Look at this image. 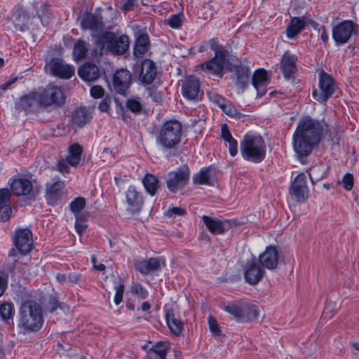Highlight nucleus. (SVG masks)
Wrapping results in <instances>:
<instances>
[{
    "label": "nucleus",
    "mask_w": 359,
    "mask_h": 359,
    "mask_svg": "<svg viewBox=\"0 0 359 359\" xmlns=\"http://www.w3.org/2000/svg\"><path fill=\"white\" fill-rule=\"evenodd\" d=\"M131 84L130 72L126 69L116 71L113 77L114 90L119 94H124Z\"/></svg>",
    "instance_id": "17"
},
{
    "label": "nucleus",
    "mask_w": 359,
    "mask_h": 359,
    "mask_svg": "<svg viewBox=\"0 0 359 359\" xmlns=\"http://www.w3.org/2000/svg\"><path fill=\"white\" fill-rule=\"evenodd\" d=\"M130 293L139 299H145L149 296L148 290L140 283H133L130 287Z\"/></svg>",
    "instance_id": "41"
},
{
    "label": "nucleus",
    "mask_w": 359,
    "mask_h": 359,
    "mask_svg": "<svg viewBox=\"0 0 359 359\" xmlns=\"http://www.w3.org/2000/svg\"><path fill=\"white\" fill-rule=\"evenodd\" d=\"M79 74L84 81H93L100 76V71L96 65L86 63L79 69Z\"/></svg>",
    "instance_id": "29"
},
{
    "label": "nucleus",
    "mask_w": 359,
    "mask_h": 359,
    "mask_svg": "<svg viewBox=\"0 0 359 359\" xmlns=\"http://www.w3.org/2000/svg\"><path fill=\"white\" fill-rule=\"evenodd\" d=\"M212 100L213 102L216 103L221 109H222V105H224L226 102L222 97L218 95H216L215 97Z\"/></svg>",
    "instance_id": "64"
},
{
    "label": "nucleus",
    "mask_w": 359,
    "mask_h": 359,
    "mask_svg": "<svg viewBox=\"0 0 359 359\" xmlns=\"http://www.w3.org/2000/svg\"><path fill=\"white\" fill-rule=\"evenodd\" d=\"M189 169L186 165L168 172L166 177L168 189L171 192H177L179 189L183 187L189 182Z\"/></svg>",
    "instance_id": "11"
},
{
    "label": "nucleus",
    "mask_w": 359,
    "mask_h": 359,
    "mask_svg": "<svg viewBox=\"0 0 359 359\" xmlns=\"http://www.w3.org/2000/svg\"><path fill=\"white\" fill-rule=\"evenodd\" d=\"M142 182L146 191L151 196H154L159 187V181L156 176L147 173L142 178Z\"/></svg>",
    "instance_id": "32"
},
{
    "label": "nucleus",
    "mask_w": 359,
    "mask_h": 359,
    "mask_svg": "<svg viewBox=\"0 0 359 359\" xmlns=\"http://www.w3.org/2000/svg\"><path fill=\"white\" fill-rule=\"evenodd\" d=\"M74 216H75V222L86 223L88 217V214L86 212H83L74 215Z\"/></svg>",
    "instance_id": "58"
},
{
    "label": "nucleus",
    "mask_w": 359,
    "mask_h": 359,
    "mask_svg": "<svg viewBox=\"0 0 359 359\" xmlns=\"http://www.w3.org/2000/svg\"><path fill=\"white\" fill-rule=\"evenodd\" d=\"M110 104L111 99L109 97H106L100 102L98 108L101 111L107 112L110 108Z\"/></svg>",
    "instance_id": "56"
},
{
    "label": "nucleus",
    "mask_w": 359,
    "mask_h": 359,
    "mask_svg": "<svg viewBox=\"0 0 359 359\" xmlns=\"http://www.w3.org/2000/svg\"><path fill=\"white\" fill-rule=\"evenodd\" d=\"M181 135V123L175 120H170L165 122L157 131L156 142L163 149H172L180 142Z\"/></svg>",
    "instance_id": "6"
},
{
    "label": "nucleus",
    "mask_w": 359,
    "mask_h": 359,
    "mask_svg": "<svg viewBox=\"0 0 359 359\" xmlns=\"http://www.w3.org/2000/svg\"><path fill=\"white\" fill-rule=\"evenodd\" d=\"M249 74L247 69H241L238 71L237 81L241 86H244L248 79Z\"/></svg>",
    "instance_id": "52"
},
{
    "label": "nucleus",
    "mask_w": 359,
    "mask_h": 359,
    "mask_svg": "<svg viewBox=\"0 0 359 359\" xmlns=\"http://www.w3.org/2000/svg\"><path fill=\"white\" fill-rule=\"evenodd\" d=\"M127 107L133 112H139L142 110V104L140 99L133 98L128 100Z\"/></svg>",
    "instance_id": "46"
},
{
    "label": "nucleus",
    "mask_w": 359,
    "mask_h": 359,
    "mask_svg": "<svg viewBox=\"0 0 359 359\" xmlns=\"http://www.w3.org/2000/svg\"><path fill=\"white\" fill-rule=\"evenodd\" d=\"M165 266L162 258L152 257L135 262V269L142 275H148L160 270Z\"/></svg>",
    "instance_id": "15"
},
{
    "label": "nucleus",
    "mask_w": 359,
    "mask_h": 359,
    "mask_svg": "<svg viewBox=\"0 0 359 359\" xmlns=\"http://www.w3.org/2000/svg\"><path fill=\"white\" fill-rule=\"evenodd\" d=\"M11 192L17 196H24L28 200H34L39 194L41 187L31 177L21 175L13 177L8 182Z\"/></svg>",
    "instance_id": "7"
},
{
    "label": "nucleus",
    "mask_w": 359,
    "mask_h": 359,
    "mask_svg": "<svg viewBox=\"0 0 359 359\" xmlns=\"http://www.w3.org/2000/svg\"><path fill=\"white\" fill-rule=\"evenodd\" d=\"M222 109L226 115L236 119H241L244 117V114L240 113L230 102H226L224 105H222Z\"/></svg>",
    "instance_id": "42"
},
{
    "label": "nucleus",
    "mask_w": 359,
    "mask_h": 359,
    "mask_svg": "<svg viewBox=\"0 0 359 359\" xmlns=\"http://www.w3.org/2000/svg\"><path fill=\"white\" fill-rule=\"evenodd\" d=\"M358 32V25L352 20H344L332 28V38L337 45L348 42Z\"/></svg>",
    "instance_id": "9"
},
{
    "label": "nucleus",
    "mask_w": 359,
    "mask_h": 359,
    "mask_svg": "<svg viewBox=\"0 0 359 359\" xmlns=\"http://www.w3.org/2000/svg\"><path fill=\"white\" fill-rule=\"evenodd\" d=\"M201 219L208 231L214 235L223 233L231 226L230 221L226 219H219L206 215H203Z\"/></svg>",
    "instance_id": "16"
},
{
    "label": "nucleus",
    "mask_w": 359,
    "mask_h": 359,
    "mask_svg": "<svg viewBox=\"0 0 359 359\" xmlns=\"http://www.w3.org/2000/svg\"><path fill=\"white\" fill-rule=\"evenodd\" d=\"M70 165L67 163V158L60 160L57 163V170L62 174H67L69 172V166Z\"/></svg>",
    "instance_id": "53"
},
{
    "label": "nucleus",
    "mask_w": 359,
    "mask_h": 359,
    "mask_svg": "<svg viewBox=\"0 0 359 359\" xmlns=\"http://www.w3.org/2000/svg\"><path fill=\"white\" fill-rule=\"evenodd\" d=\"M328 130L327 125L310 117L302 118L292 135L293 149L299 159L309 156L314 145L318 144L323 135Z\"/></svg>",
    "instance_id": "1"
},
{
    "label": "nucleus",
    "mask_w": 359,
    "mask_h": 359,
    "mask_svg": "<svg viewBox=\"0 0 359 359\" xmlns=\"http://www.w3.org/2000/svg\"><path fill=\"white\" fill-rule=\"evenodd\" d=\"M156 76V69L154 62L144 60L141 65L139 80L145 84L151 83Z\"/></svg>",
    "instance_id": "22"
},
{
    "label": "nucleus",
    "mask_w": 359,
    "mask_h": 359,
    "mask_svg": "<svg viewBox=\"0 0 359 359\" xmlns=\"http://www.w3.org/2000/svg\"><path fill=\"white\" fill-rule=\"evenodd\" d=\"M149 48V36L147 34L140 35L135 43L133 53L137 57H142Z\"/></svg>",
    "instance_id": "33"
},
{
    "label": "nucleus",
    "mask_w": 359,
    "mask_h": 359,
    "mask_svg": "<svg viewBox=\"0 0 359 359\" xmlns=\"http://www.w3.org/2000/svg\"><path fill=\"white\" fill-rule=\"evenodd\" d=\"M96 48L93 56L101 55L105 48L114 55H122L129 48V39L127 36H116L114 33L106 32L97 41Z\"/></svg>",
    "instance_id": "5"
},
{
    "label": "nucleus",
    "mask_w": 359,
    "mask_h": 359,
    "mask_svg": "<svg viewBox=\"0 0 359 359\" xmlns=\"http://www.w3.org/2000/svg\"><path fill=\"white\" fill-rule=\"evenodd\" d=\"M208 320L210 332L214 334H219V329L216 319L212 316H209Z\"/></svg>",
    "instance_id": "51"
},
{
    "label": "nucleus",
    "mask_w": 359,
    "mask_h": 359,
    "mask_svg": "<svg viewBox=\"0 0 359 359\" xmlns=\"http://www.w3.org/2000/svg\"><path fill=\"white\" fill-rule=\"evenodd\" d=\"M259 259L264 267L273 270L278 263V251L273 246L266 247L265 251L259 255Z\"/></svg>",
    "instance_id": "24"
},
{
    "label": "nucleus",
    "mask_w": 359,
    "mask_h": 359,
    "mask_svg": "<svg viewBox=\"0 0 359 359\" xmlns=\"http://www.w3.org/2000/svg\"><path fill=\"white\" fill-rule=\"evenodd\" d=\"M81 154L82 147L79 144H74L70 146L66 157L67 163L71 166H76L81 161Z\"/></svg>",
    "instance_id": "35"
},
{
    "label": "nucleus",
    "mask_w": 359,
    "mask_h": 359,
    "mask_svg": "<svg viewBox=\"0 0 359 359\" xmlns=\"http://www.w3.org/2000/svg\"><path fill=\"white\" fill-rule=\"evenodd\" d=\"M7 287V280L0 276V297L3 295Z\"/></svg>",
    "instance_id": "63"
},
{
    "label": "nucleus",
    "mask_w": 359,
    "mask_h": 359,
    "mask_svg": "<svg viewBox=\"0 0 359 359\" xmlns=\"http://www.w3.org/2000/svg\"><path fill=\"white\" fill-rule=\"evenodd\" d=\"M88 51V45L82 40L77 41L74 47L73 57L75 60H81L85 58Z\"/></svg>",
    "instance_id": "38"
},
{
    "label": "nucleus",
    "mask_w": 359,
    "mask_h": 359,
    "mask_svg": "<svg viewBox=\"0 0 359 359\" xmlns=\"http://www.w3.org/2000/svg\"><path fill=\"white\" fill-rule=\"evenodd\" d=\"M243 158L254 163L262 162L266 156V146L264 139L257 133H247L240 144Z\"/></svg>",
    "instance_id": "3"
},
{
    "label": "nucleus",
    "mask_w": 359,
    "mask_h": 359,
    "mask_svg": "<svg viewBox=\"0 0 359 359\" xmlns=\"http://www.w3.org/2000/svg\"><path fill=\"white\" fill-rule=\"evenodd\" d=\"M305 26L304 21L299 18L294 17L292 18L290 25L286 29V35L289 39H292L298 34Z\"/></svg>",
    "instance_id": "34"
},
{
    "label": "nucleus",
    "mask_w": 359,
    "mask_h": 359,
    "mask_svg": "<svg viewBox=\"0 0 359 359\" xmlns=\"http://www.w3.org/2000/svg\"><path fill=\"white\" fill-rule=\"evenodd\" d=\"M244 309L245 311L243 312V322L252 320L257 318L258 309L257 306L250 304L247 302H244Z\"/></svg>",
    "instance_id": "40"
},
{
    "label": "nucleus",
    "mask_w": 359,
    "mask_h": 359,
    "mask_svg": "<svg viewBox=\"0 0 359 359\" xmlns=\"http://www.w3.org/2000/svg\"><path fill=\"white\" fill-rule=\"evenodd\" d=\"M292 198L299 203L306 201L309 196V188L306 184V176L304 173L298 174L292 182L290 188Z\"/></svg>",
    "instance_id": "13"
},
{
    "label": "nucleus",
    "mask_w": 359,
    "mask_h": 359,
    "mask_svg": "<svg viewBox=\"0 0 359 359\" xmlns=\"http://www.w3.org/2000/svg\"><path fill=\"white\" fill-rule=\"evenodd\" d=\"M327 168L323 165H316L309 170V177L311 182H318L326 176Z\"/></svg>",
    "instance_id": "39"
},
{
    "label": "nucleus",
    "mask_w": 359,
    "mask_h": 359,
    "mask_svg": "<svg viewBox=\"0 0 359 359\" xmlns=\"http://www.w3.org/2000/svg\"><path fill=\"white\" fill-rule=\"evenodd\" d=\"M86 223L75 222V229L79 234H82L86 231Z\"/></svg>",
    "instance_id": "60"
},
{
    "label": "nucleus",
    "mask_w": 359,
    "mask_h": 359,
    "mask_svg": "<svg viewBox=\"0 0 359 359\" xmlns=\"http://www.w3.org/2000/svg\"><path fill=\"white\" fill-rule=\"evenodd\" d=\"M15 245L22 255H25L29 253L33 246L32 231L28 229L17 230L15 231Z\"/></svg>",
    "instance_id": "14"
},
{
    "label": "nucleus",
    "mask_w": 359,
    "mask_h": 359,
    "mask_svg": "<svg viewBox=\"0 0 359 359\" xmlns=\"http://www.w3.org/2000/svg\"><path fill=\"white\" fill-rule=\"evenodd\" d=\"M124 288V285L121 283L116 284L114 285L115 294L114 302L116 305H118L123 300Z\"/></svg>",
    "instance_id": "47"
},
{
    "label": "nucleus",
    "mask_w": 359,
    "mask_h": 359,
    "mask_svg": "<svg viewBox=\"0 0 359 359\" xmlns=\"http://www.w3.org/2000/svg\"><path fill=\"white\" fill-rule=\"evenodd\" d=\"M206 44L215 52V56L198 67L212 76L222 77L224 70L229 65L226 58L227 50L223 46L219 44L215 39H210Z\"/></svg>",
    "instance_id": "4"
},
{
    "label": "nucleus",
    "mask_w": 359,
    "mask_h": 359,
    "mask_svg": "<svg viewBox=\"0 0 359 359\" xmlns=\"http://www.w3.org/2000/svg\"><path fill=\"white\" fill-rule=\"evenodd\" d=\"M221 136H222V138L223 139V140L226 142L227 141H229L232 139H233V137H232L229 128H228V126L226 125V124H224L222 126V128H221Z\"/></svg>",
    "instance_id": "55"
},
{
    "label": "nucleus",
    "mask_w": 359,
    "mask_h": 359,
    "mask_svg": "<svg viewBox=\"0 0 359 359\" xmlns=\"http://www.w3.org/2000/svg\"><path fill=\"white\" fill-rule=\"evenodd\" d=\"M226 145L231 156H235L238 154V142L234 138L226 142Z\"/></svg>",
    "instance_id": "50"
},
{
    "label": "nucleus",
    "mask_w": 359,
    "mask_h": 359,
    "mask_svg": "<svg viewBox=\"0 0 359 359\" xmlns=\"http://www.w3.org/2000/svg\"><path fill=\"white\" fill-rule=\"evenodd\" d=\"M42 107L50 105L60 106L65 102L62 90L56 86L48 85L44 89L38 91Z\"/></svg>",
    "instance_id": "10"
},
{
    "label": "nucleus",
    "mask_w": 359,
    "mask_h": 359,
    "mask_svg": "<svg viewBox=\"0 0 359 359\" xmlns=\"http://www.w3.org/2000/svg\"><path fill=\"white\" fill-rule=\"evenodd\" d=\"M81 26L83 29L89 30L96 41L104 33V23L102 19L91 13H84L81 18Z\"/></svg>",
    "instance_id": "12"
},
{
    "label": "nucleus",
    "mask_w": 359,
    "mask_h": 359,
    "mask_svg": "<svg viewBox=\"0 0 359 359\" xmlns=\"http://www.w3.org/2000/svg\"><path fill=\"white\" fill-rule=\"evenodd\" d=\"M17 104L21 109L27 111H35L42 107L38 91L22 96Z\"/></svg>",
    "instance_id": "20"
},
{
    "label": "nucleus",
    "mask_w": 359,
    "mask_h": 359,
    "mask_svg": "<svg viewBox=\"0 0 359 359\" xmlns=\"http://www.w3.org/2000/svg\"><path fill=\"white\" fill-rule=\"evenodd\" d=\"M215 168H204L194 177V181L199 184L212 185L215 180Z\"/></svg>",
    "instance_id": "30"
},
{
    "label": "nucleus",
    "mask_w": 359,
    "mask_h": 359,
    "mask_svg": "<svg viewBox=\"0 0 359 359\" xmlns=\"http://www.w3.org/2000/svg\"><path fill=\"white\" fill-rule=\"evenodd\" d=\"M43 323L42 307L39 303L28 300L21 304L18 325L24 334L37 332Z\"/></svg>",
    "instance_id": "2"
},
{
    "label": "nucleus",
    "mask_w": 359,
    "mask_h": 359,
    "mask_svg": "<svg viewBox=\"0 0 359 359\" xmlns=\"http://www.w3.org/2000/svg\"><path fill=\"white\" fill-rule=\"evenodd\" d=\"M81 279V275L76 273L68 274V282L72 284H76Z\"/></svg>",
    "instance_id": "59"
},
{
    "label": "nucleus",
    "mask_w": 359,
    "mask_h": 359,
    "mask_svg": "<svg viewBox=\"0 0 359 359\" xmlns=\"http://www.w3.org/2000/svg\"><path fill=\"white\" fill-rule=\"evenodd\" d=\"M224 311L233 316L238 322H243L244 302H236L228 304L224 307Z\"/></svg>",
    "instance_id": "31"
},
{
    "label": "nucleus",
    "mask_w": 359,
    "mask_h": 359,
    "mask_svg": "<svg viewBox=\"0 0 359 359\" xmlns=\"http://www.w3.org/2000/svg\"><path fill=\"white\" fill-rule=\"evenodd\" d=\"M263 274L264 271L255 262L246 264L244 275L246 281L250 285L257 284L262 279Z\"/></svg>",
    "instance_id": "27"
},
{
    "label": "nucleus",
    "mask_w": 359,
    "mask_h": 359,
    "mask_svg": "<svg viewBox=\"0 0 359 359\" xmlns=\"http://www.w3.org/2000/svg\"><path fill=\"white\" fill-rule=\"evenodd\" d=\"M17 80V76H11L6 83L0 86V93L7 90Z\"/></svg>",
    "instance_id": "57"
},
{
    "label": "nucleus",
    "mask_w": 359,
    "mask_h": 359,
    "mask_svg": "<svg viewBox=\"0 0 359 359\" xmlns=\"http://www.w3.org/2000/svg\"><path fill=\"white\" fill-rule=\"evenodd\" d=\"M170 348L169 344L167 341H158L153 346L148 352V355L152 354L157 355L160 359H165L166 354Z\"/></svg>",
    "instance_id": "37"
},
{
    "label": "nucleus",
    "mask_w": 359,
    "mask_h": 359,
    "mask_svg": "<svg viewBox=\"0 0 359 359\" xmlns=\"http://www.w3.org/2000/svg\"><path fill=\"white\" fill-rule=\"evenodd\" d=\"M49 65L52 73L60 78L69 79L74 73L72 66L58 60L51 61Z\"/></svg>",
    "instance_id": "25"
},
{
    "label": "nucleus",
    "mask_w": 359,
    "mask_h": 359,
    "mask_svg": "<svg viewBox=\"0 0 359 359\" xmlns=\"http://www.w3.org/2000/svg\"><path fill=\"white\" fill-rule=\"evenodd\" d=\"M90 95L94 98H101L104 95V89L100 86H95L90 88Z\"/></svg>",
    "instance_id": "54"
},
{
    "label": "nucleus",
    "mask_w": 359,
    "mask_h": 359,
    "mask_svg": "<svg viewBox=\"0 0 359 359\" xmlns=\"http://www.w3.org/2000/svg\"><path fill=\"white\" fill-rule=\"evenodd\" d=\"M11 191L7 189H0V220H8L11 214L10 205Z\"/></svg>",
    "instance_id": "26"
},
{
    "label": "nucleus",
    "mask_w": 359,
    "mask_h": 359,
    "mask_svg": "<svg viewBox=\"0 0 359 359\" xmlns=\"http://www.w3.org/2000/svg\"><path fill=\"white\" fill-rule=\"evenodd\" d=\"M14 313V307L12 304L4 303L0 305V315L4 320L12 318Z\"/></svg>",
    "instance_id": "44"
},
{
    "label": "nucleus",
    "mask_w": 359,
    "mask_h": 359,
    "mask_svg": "<svg viewBox=\"0 0 359 359\" xmlns=\"http://www.w3.org/2000/svg\"><path fill=\"white\" fill-rule=\"evenodd\" d=\"M165 319L167 325L174 334H180L183 328L182 322L177 319L172 311H166Z\"/></svg>",
    "instance_id": "36"
},
{
    "label": "nucleus",
    "mask_w": 359,
    "mask_h": 359,
    "mask_svg": "<svg viewBox=\"0 0 359 359\" xmlns=\"http://www.w3.org/2000/svg\"><path fill=\"white\" fill-rule=\"evenodd\" d=\"M319 90L313 91V97L320 102H325L334 92L336 85L330 75L321 70L318 74Z\"/></svg>",
    "instance_id": "8"
},
{
    "label": "nucleus",
    "mask_w": 359,
    "mask_h": 359,
    "mask_svg": "<svg viewBox=\"0 0 359 359\" xmlns=\"http://www.w3.org/2000/svg\"><path fill=\"white\" fill-rule=\"evenodd\" d=\"M267 73L265 70L259 69L255 72L252 78V84L257 90L259 97L265 95L267 86Z\"/></svg>",
    "instance_id": "28"
},
{
    "label": "nucleus",
    "mask_w": 359,
    "mask_h": 359,
    "mask_svg": "<svg viewBox=\"0 0 359 359\" xmlns=\"http://www.w3.org/2000/svg\"><path fill=\"white\" fill-rule=\"evenodd\" d=\"M149 96L153 101H154L157 103L162 102V95L159 92H156V91L151 92L150 93Z\"/></svg>",
    "instance_id": "62"
},
{
    "label": "nucleus",
    "mask_w": 359,
    "mask_h": 359,
    "mask_svg": "<svg viewBox=\"0 0 359 359\" xmlns=\"http://www.w3.org/2000/svg\"><path fill=\"white\" fill-rule=\"evenodd\" d=\"M137 1V0H127L124 5L123 6L122 8L125 11H130L134 8Z\"/></svg>",
    "instance_id": "61"
},
{
    "label": "nucleus",
    "mask_w": 359,
    "mask_h": 359,
    "mask_svg": "<svg viewBox=\"0 0 359 359\" xmlns=\"http://www.w3.org/2000/svg\"><path fill=\"white\" fill-rule=\"evenodd\" d=\"M200 92V83L196 78L190 76L184 81L182 93L185 98L189 100H198Z\"/></svg>",
    "instance_id": "18"
},
{
    "label": "nucleus",
    "mask_w": 359,
    "mask_h": 359,
    "mask_svg": "<svg viewBox=\"0 0 359 359\" xmlns=\"http://www.w3.org/2000/svg\"><path fill=\"white\" fill-rule=\"evenodd\" d=\"M183 14L178 13L171 15L166 20L167 24L172 28L178 29L182 24Z\"/></svg>",
    "instance_id": "45"
},
{
    "label": "nucleus",
    "mask_w": 359,
    "mask_h": 359,
    "mask_svg": "<svg viewBox=\"0 0 359 359\" xmlns=\"http://www.w3.org/2000/svg\"><path fill=\"white\" fill-rule=\"evenodd\" d=\"M186 213L185 209L179 207H170L165 212V215L168 217H175L184 215Z\"/></svg>",
    "instance_id": "48"
},
{
    "label": "nucleus",
    "mask_w": 359,
    "mask_h": 359,
    "mask_svg": "<svg viewBox=\"0 0 359 359\" xmlns=\"http://www.w3.org/2000/svg\"><path fill=\"white\" fill-rule=\"evenodd\" d=\"M341 183L346 190L350 191L353 185V176L350 173L345 174L342 178Z\"/></svg>",
    "instance_id": "49"
},
{
    "label": "nucleus",
    "mask_w": 359,
    "mask_h": 359,
    "mask_svg": "<svg viewBox=\"0 0 359 359\" xmlns=\"http://www.w3.org/2000/svg\"><path fill=\"white\" fill-rule=\"evenodd\" d=\"M126 203L128 205V210L132 212L140 210L143 204L142 196L133 186H130L126 193Z\"/></svg>",
    "instance_id": "23"
},
{
    "label": "nucleus",
    "mask_w": 359,
    "mask_h": 359,
    "mask_svg": "<svg viewBox=\"0 0 359 359\" xmlns=\"http://www.w3.org/2000/svg\"><path fill=\"white\" fill-rule=\"evenodd\" d=\"M297 56L290 52H285L281 59V71L284 77L289 79L297 69Z\"/></svg>",
    "instance_id": "21"
},
{
    "label": "nucleus",
    "mask_w": 359,
    "mask_h": 359,
    "mask_svg": "<svg viewBox=\"0 0 359 359\" xmlns=\"http://www.w3.org/2000/svg\"><path fill=\"white\" fill-rule=\"evenodd\" d=\"M65 184L62 181L46 184V198L49 205H55L62 198Z\"/></svg>",
    "instance_id": "19"
},
{
    "label": "nucleus",
    "mask_w": 359,
    "mask_h": 359,
    "mask_svg": "<svg viewBox=\"0 0 359 359\" xmlns=\"http://www.w3.org/2000/svg\"><path fill=\"white\" fill-rule=\"evenodd\" d=\"M86 205V200L82 197H79L74 199L69 204V208L71 211L74 213V215H76L81 212H84L83 209Z\"/></svg>",
    "instance_id": "43"
}]
</instances>
